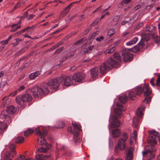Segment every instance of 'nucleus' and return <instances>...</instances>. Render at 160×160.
Segmentation results:
<instances>
[{"instance_id":"obj_29","label":"nucleus","mask_w":160,"mask_h":160,"mask_svg":"<svg viewBox=\"0 0 160 160\" xmlns=\"http://www.w3.org/2000/svg\"><path fill=\"white\" fill-rule=\"evenodd\" d=\"M139 123V119L136 117H134L133 119V123L132 126L134 128H137L138 127V123Z\"/></svg>"},{"instance_id":"obj_63","label":"nucleus","mask_w":160,"mask_h":160,"mask_svg":"<svg viewBox=\"0 0 160 160\" xmlns=\"http://www.w3.org/2000/svg\"><path fill=\"white\" fill-rule=\"evenodd\" d=\"M143 23L142 22H139L137 25L136 27L137 28L141 27L143 25Z\"/></svg>"},{"instance_id":"obj_16","label":"nucleus","mask_w":160,"mask_h":160,"mask_svg":"<svg viewBox=\"0 0 160 160\" xmlns=\"http://www.w3.org/2000/svg\"><path fill=\"white\" fill-rule=\"evenodd\" d=\"M123 60L124 62H130L133 59V55L128 52H125L122 54Z\"/></svg>"},{"instance_id":"obj_43","label":"nucleus","mask_w":160,"mask_h":160,"mask_svg":"<svg viewBox=\"0 0 160 160\" xmlns=\"http://www.w3.org/2000/svg\"><path fill=\"white\" fill-rule=\"evenodd\" d=\"M154 29V27L152 25L150 26H147L145 29L146 31H148L149 32H152L153 30Z\"/></svg>"},{"instance_id":"obj_40","label":"nucleus","mask_w":160,"mask_h":160,"mask_svg":"<svg viewBox=\"0 0 160 160\" xmlns=\"http://www.w3.org/2000/svg\"><path fill=\"white\" fill-rule=\"evenodd\" d=\"M86 40V38H82L80 40L76 42H75L74 43V44L77 45L82 43L84 41H85Z\"/></svg>"},{"instance_id":"obj_22","label":"nucleus","mask_w":160,"mask_h":160,"mask_svg":"<svg viewBox=\"0 0 160 160\" xmlns=\"http://www.w3.org/2000/svg\"><path fill=\"white\" fill-rule=\"evenodd\" d=\"M41 72L37 71L31 73L29 77L31 80H34L41 74Z\"/></svg>"},{"instance_id":"obj_36","label":"nucleus","mask_w":160,"mask_h":160,"mask_svg":"<svg viewBox=\"0 0 160 160\" xmlns=\"http://www.w3.org/2000/svg\"><path fill=\"white\" fill-rule=\"evenodd\" d=\"M142 108V109L145 108V107L144 106H142L141 108H139L137 110L136 114L138 117L141 116L142 115V112L141 110V108Z\"/></svg>"},{"instance_id":"obj_31","label":"nucleus","mask_w":160,"mask_h":160,"mask_svg":"<svg viewBox=\"0 0 160 160\" xmlns=\"http://www.w3.org/2000/svg\"><path fill=\"white\" fill-rule=\"evenodd\" d=\"M128 137L127 133L125 132H123L122 133L121 137L119 139H122L123 140L127 141Z\"/></svg>"},{"instance_id":"obj_33","label":"nucleus","mask_w":160,"mask_h":160,"mask_svg":"<svg viewBox=\"0 0 160 160\" xmlns=\"http://www.w3.org/2000/svg\"><path fill=\"white\" fill-rule=\"evenodd\" d=\"M115 50V46H113L110 49H108L104 51L105 54H110L113 52Z\"/></svg>"},{"instance_id":"obj_42","label":"nucleus","mask_w":160,"mask_h":160,"mask_svg":"<svg viewBox=\"0 0 160 160\" xmlns=\"http://www.w3.org/2000/svg\"><path fill=\"white\" fill-rule=\"evenodd\" d=\"M16 26H17V24H14L12 26L11 28L12 29V30H10L11 32H14L17 31V30L19 29L20 27V26H18L17 27L15 28H14V27Z\"/></svg>"},{"instance_id":"obj_46","label":"nucleus","mask_w":160,"mask_h":160,"mask_svg":"<svg viewBox=\"0 0 160 160\" xmlns=\"http://www.w3.org/2000/svg\"><path fill=\"white\" fill-rule=\"evenodd\" d=\"M63 47H61L59 48L56 50L55 52H54V54L59 53H60L63 50Z\"/></svg>"},{"instance_id":"obj_60","label":"nucleus","mask_w":160,"mask_h":160,"mask_svg":"<svg viewBox=\"0 0 160 160\" xmlns=\"http://www.w3.org/2000/svg\"><path fill=\"white\" fill-rule=\"evenodd\" d=\"M104 39V37L103 36H100V37H97L96 38V40L97 41L100 42L101 40H102Z\"/></svg>"},{"instance_id":"obj_5","label":"nucleus","mask_w":160,"mask_h":160,"mask_svg":"<svg viewBox=\"0 0 160 160\" xmlns=\"http://www.w3.org/2000/svg\"><path fill=\"white\" fill-rule=\"evenodd\" d=\"M156 149L154 145L147 146L145 148V150L143 151L142 154L143 156L146 155L148 160H151L154 158V155L153 153V152L155 151Z\"/></svg>"},{"instance_id":"obj_12","label":"nucleus","mask_w":160,"mask_h":160,"mask_svg":"<svg viewBox=\"0 0 160 160\" xmlns=\"http://www.w3.org/2000/svg\"><path fill=\"white\" fill-rule=\"evenodd\" d=\"M108 66L110 70H111L112 68L117 67L119 64L118 62L116 61L112 58H110L104 62Z\"/></svg>"},{"instance_id":"obj_58","label":"nucleus","mask_w":160,"mask_h":160,"mask_svg":"<svg viewBox=\"0 0 160 160\" xmlns=\"http://www.w3.org/2000/svg\"><path fill=\"white\" fill-rule=\"evenodd\" d=\"M25 86L24 85H22L19 88L18 90V91H22L24 90L25 89Z\"/></svg>"},{"instance_id":"obj_32","label":"nucleus","mask_w":160,"mask_h":160,"mask_svg":"<svg viewBox=\"0 0 160 160\" xmlns=\"http://www.w3.org/2000/svg\"><path fill=\"white\" fill-rule=\"evenodd\" d=\"M7 127V124L3 122H0V130L1 132L2 130H4Z\"/></svg>"},{"instance_id":"obj_47","label":"nucleus","mask_w":160,"mask_h":160,"mask_svg":"<svg viewBox=\"0 0 160 160\" xmlns=\"http://www.w3.org/2000/svg\"><path fill=\"white\" fill-rule=\"evenodd\" d=\"M65 126V123L62 121H59L58 122V128H62Z\"/></svg>"},{"instance_id":"obj_61","label":"nucleus","mask_w":160,"mask_h":160,"mask_svg":"<svg viewBox=\"0 0 160 160\" xmlns=\"http://www.w3.org/2000/svg\"><path fill=\"white\" fill-rule=\"evenodd\" d=\"M93 48V46H89L87 48V49H88L89 51L90 52H91L92 50V49Z\"/></svg>"},{"instance_id":"obj_37","label":"nucleus","mask_w":160,"mask_h":160,"mask_svg":"<svg viewBox=\"0 0 160 160\" xmlns=\"http://www.w3.org/2000/svg\"><path fill=\"white\" fill-rule=\"evenodd\" d=\"M113 56L114 58L119 61H121V59L119 53L118 52H115L113 54Z\"/></svg>"},{"instance_id":"obj_48","label":"nucleus","mask_w":160,"mask_h":160,"mask_svg":"<svg viewBox=\"0 0 160 160\" xmlns=\"http://www.w3.org/2000/svg\"><path fill=\"white\" fill-rule=\"evenodd\" d=\"M119 16L118 15L115 16L113 17L112 20L114 22H116L115 24H118V21L119 19Z\"/></svg>"},{"instance_id":"obj_45","label":"nucleus","mask_w":160,"mask_h":160,"mask_svg":"<svg viewBox=\"0 0 160 160\" xmlns=\"http://www.w3.org/2000/svg\"><path fill=\"white\" fill-rule=\"evenodd\" d=\"M115 32V31L113 29H110L108 32V35L109 36H111L113 35Z\"/></svg>"},{"instance_id":"obj_17","label":"nucleus","mask_w":160,"mask_h":160,"mask_svg":"<svg viewBox=\"0 0 160 160\" xmlns=\"http://www.w3.org/2000/svg\"><path fill=\"white\" fill-rule=\"evenodd\" d=\"M80 1L78 2H75L73 3H71L69 4L66 8L64 9L63 11L62 12L60 15V18H62L63 16L66 15L69 12L70 9L72 6V5L73 3H79L80 2Z\"/></svg>"},{"instance_id":"obj_35","label":"nucleus","mask_w":160,"mask_h":160,"mask_svg":"<svg viewBox=\"0 0 160 160\" xmlns=\"http://www.w3.org/2000/svg\"><path fill=\"white\" fill-rule=\"evenodd\" d=\"M24 141V138L22 137L19 136L16 138L15 142L16 143H21Z\"/></svg>"},{"instance_id":"obj_6","label":"nucleus","mask_w":160,"mask_h":160,"mask_svg":"<svg viewBox=\"0 0 160 160\" xmlns=\"http://www.w3.org/2000/svg\"><path fill=\"white\" fill-rule=\"evenodd\" d=\"M42 128V132L41 131V128H39V127L28 129L25 132L24 136L26 137H28L29 134L32 133L34 131L36 132V133L37 134L39 135L40 136L46 135L47 134V131L45 128Z\"/></svg>"},{"instance_id":"obj_51","label":"nucleus","mask_w":160,"mask_h":160,"mask_svg":"<svg viewBox=\"0 0 160 160\" xmlns=\"http://www.w3.org/2000/svg\"><path fill=\"white\" fill-rule=\"evenodd\" d=\"M156 85L157 86H160V74L158 75V78L156 81Z\"/></svg>"},{"instance_id":"obj_21","label":"nucleus","mask_w":160,"mask_h":160,"mask_svg":"<svg viewBox=\"0 0 160 160\" xmlns=\"http://www.w3.org/2000/svg\"><path fill=\"white\" fill-rule=\"evenodd\" d=\"M137 134L136 130H134L133 131L132 134L130 138V145H132V143L134 142H136V140L137 138Z\"/></svg>"},{"instance_id":"obj_30","label":"nucleus","mask_w":160,"mask_h":160,"mask_svg":"<svg viewBox=\"0 0 160 160\" xmlns=\"http://www.w3.org/2000/svg\"><path fill=\"white\" fill-rule=\"evenodd\" d=\"M128 97L126 95L120 96L119 97V100L122 102L125 103L127 101Z\"/></svg>"},{"instance_id":"obj_25","label":"nucleus","mask_w":160,"mask_h":160,"mask_svg":"<svg viewBox=\"0 0 160 160\" xmlns=\"http://www.w3.org/2000/svg\"><path fill=\"white\" fill-rule=\"evenodd\" d=\"M45 136V135L40 136L41 137L40 141H39V139H38L37 140L38 144H40L41 145H45L46 144L47 141L43 137Z\"/></svg>"},{"instance_id":"obj_18","label":"nucleus","mask_w":160,"mask_h":160,"mask_svg":"<svg viewBox=\"0 0 160 160\" xmlns=\"http://www.w3.org/2000/svg\"><path fill=\"white\" fill-rule=\"evenodd\" d=\"M117 105L119 107L115 109L114 113L117 114V116H120L122 114V112L125 111L126 108L123 107L122 105L119 104L118 103H117Z\"/></svg>"},{"instance_id":"obj_15","label":"nucleus","mask_w":160,"mask_h":160,"mask_svg":"<svg viewBox=\"0 0 160 160\" xmlns=\"http://www.w3.org/2000/svg\"><path fill=\"white\" fill-rule=\"evenodd\" d=\"M127 141L123 140L122 139H119L118 141L117 147L121 151H124L127 147Z\"/></svg>"},{"instance_id":"obj_38","label":"nucleus","mask_w":160,"mask_h":160,"mask_svg":"<svg viewBox=\"0 0 160 160\" xmlns=\"http://www.w3.org/2000/svg\"><path fill=\"white\" fill-rule=\"evenodd\" d=\"M141 48L138 45H136L132 48V51L134 52H137L139 51Z\"/></svg>"},{"instance_id":"obj_57","label":"nucleus","mask_w":160,"mask_h":160,"mask_svg":"<svg viewBox=\"0 0 160 160\" xmlns=\"http://www.w3.org/2000/svg\"><path fill=\"white\" fill-rule=\"evenodd\" d=\"M155 41L156 43H158L160 42V36H156L155 38Z\"/></svg>"},{"instance_id":"obj_54","label":"nucleus","mask_w":160,"mask_h":160,"mask_svg":"<svg viewBox=\"0 0 160 160\" xmlns=\"http://www.w3.org/2000/svg\"><path fill=\"white\" fill-rule=\"evenodd\" d=\"M34 15L33 14H29L27 17V19L30 20L34 18Z\"/></svg>"},{"instance_id":"obj_49","label":"nucleus","mask_w":160,"mask_h":160,"mask_svg":"<svg viewBox=\"0 0 160 160\" xmlns=\"http://www.w3.org/2000/svg\"><path fill=\"white\" fill-rule=\"evenodd\" d=\"M15 40H16V42L13 43V44L14 46L17 45L20 42L22 41V40L20 38H16Z\"/></svg>"},{"instance_id":"obj_9","label":"nucleus","mask_w":160,"mask_h":160,"mask_svg":"<svg viewBox=\"0 0 160 160\" xmlns=\"http://www.w3.org/2000/svg\"><path fill=\"white\" fill-rule=\"evenodd\" d=\"M149 133L150 135L147 139L148 142L151 143L152 145H155L157 141L156 136L159 135V133L154 130H152L149 131Z\"/></svg>"},{"instance_id":"obj_2","label":"nucleus","mask_w":160,"mask_h":160,"mask_svg":"<svg viewBox=\"0 0 160 160\" xmlns=\"http://www.w3.org/2000/svg\"><path fill=\"white\" fill-rule=\"evenodd\" d=\"M31 90L34 97L38 98H42L50 92L47 86H43L42 88L35 86L32 88Z\"/></svg>"},{"instance_id":"obj_10","label":"nucleus","mask_w":160,"mask_h":160,"mask_svg":"<svg viewBox=\"0 0 160 160\" xmlns=\"http://www.w3.org/2000/svg\"><path fill=\"white\" fill-rule=\"evenodd\" d=\"M47 86L48 88L52 90H56L57 89L59 86V83L58 80L55 78L51 79L48 82Z\"/></svg>"},{"instance_id":"obj_62","label":"nucleus","mask_w":160,"mask_h":160,"mask_svg":"<svg viewBox=\"0 0 160 160\" xmlns=\"http://www.w3.org/2000/svg\"><path fill=\"white\" fill-rule=\"evenodd\" d=\"M24 59V58H22L20 59H19L16 63V66H18L19 64H20V62L22 61Z\"/></svg>"},{"instance_id":"obj_34","label":"nucleus","mask_w":160,"mask_h":160,"mask_svg":"<svg viewBox=\"0 0 160 160\" xmlns=\"http://www.w3.org/2000/svg\"><path fill=\"white\" fill-rule=\"evenodd\" d=\"M132 0H123L119 4L118 7H122L124 4H127L131 2Z\"/></svg>"},{"instance_id":"obj_39","label":"nucleus","mask_w":160,"mask_h":160,"mask_svg":"<svg viewBox=\"0 0 160 160\" xmlns=\"http://www.w3.org/2000/svg\"><path fill=\"white\" fill-rule=\"evenodd\" d=\"M45 157L42 154H38L36 156L35 158L37 160H44V158Z\"/></svg>"},{"instance_id":"obj_52","label":"nucleus","mask_w":160,"mask_h":160,"mask_svg":"<svg viewBox=\"0 0 160 160\" xmlns=\"http://www.w3.org/2000/svg\"><path fill=\"white\" fill-rule=\"evenodd\" d=\"M33 26H32L31 27H30L29 28H29V29L28 30H27L26 32H27L28 34H30L33 32Z\"/></svg>"},{"instance_id":"obj_28","label":"nucleus","mask_w":160,"mask_h":160,"mask_svg":"<svg viewBox=\"0 0 160 160\" xmlns=\"http://www.w3.org/2000/svg\"><path fill=\"white\" fill-rule=\"evenodd\" d=\"M135 92L133 91V89L131 91H130L128 92V96L130 99L132 100H134L136 96V94L135 93Z\"/></svg>"},{"instance_id":"obj_64","label":"nucleus","mask_w":160,"mask_h":160,"mask_svg":"<svg viewBox=\"0 0 160 160\" xmlns=\"http://www.w3.org/2000/svg\"><path fill=\"white\" fill-rule=\"evenodd\" d=\"M4 160H11L8 155H6L4 157Z\"/></svg>"},{"instance_id":"obj_13","label":"nucleus","mask_w":160,"mask_h":160,"mask_svg":"<svg viewBox=\"0 0 160 160\" xmlns=\"http://www.w3.org/2000/svg\"><path fill=\"white\" fill-rule=\"evenodd\" d=\"M134 150V147L133 146H131L125 151V152L126 153V160H132Z\"/></svg>"},{"instance_id":"obj_56","label":"nucleus","mask_w":160,"mask_h":160,"mask_svg":"<svg viewBox=\"0 0 160 160\" xmlns=\"http://www.w3.org/2000/svg\"><path fill=\"white\" fill-rule=\"evenodd\" d=\"M25 157L24 156L19 155L18 157L17 160H23Z\"/></svg>"},{"instance_id":"obj_8","label":"nucleus","mask_w":160,"mask_h":160,"mask_svg":"<svg viewBox=\"0 0 160 160\" xmlns=\"http://www.w3.org/2000/svg\"><path fill=\"white\" fill-rule=\"evenodd\" d=\"M17 110V108H15L13 105H10L7 108L6 111L4 110L1 112L0 114V118L2 119L9 118V116L5 113L7 112L10 114H13Z\"/></svg>"},{"instance_id":"obj_4","label":"nucleus","mask_w":160,"mask_h":160,"mask_svg":"<svg viewBox=\"0 0 160 160\" xmlns=\"http://www.w3.org/2000/svg\"><path fill=\"white\" fill-rule=\"evenodd\" d=\"M32 100V97L29 94L22 95L20 98L19 96L16 97V101L17 103L21 106L24 107L25 103L31 102Z\"/></svg>"},{"instance_id":"obj_53","label":"nucleus","mask_w":160,"mask_h":160,"mask_svg":"<svg viewBox=\"0 0 160 160\" xmlns=\"http://www.w3.org/2000/svg\"><path fill=\"white\" fill-rule=\"evenodd\" d=\"M91 29L90 26L88 28L86 29L83 32V35H85L87 34L89 32V30Z\"/></svg>"},{"instance_id":"obj_44","label":"nucleus","mask_w":160,"mask_h":160,"mask_svg":"<svg viewBox=\"0 0 160 160\" xmlns=\"http://www.w3.org/2000/svg\"><path fill=\"white\" fill-rule=\"evenodd\" d=\"M29 28V27H27L26 28L22 29V30L19 31V32H17L16 34H17L18 35H19L21 33L23 32H26L27 30H28L29 28Z\"/></svg>"},{"instance_id":"obj_50","label":"nucleus","mask_w":160,"mask_h":160,"mask_svg":"<svg viewBox=\"0 0 160 160\" xmlns=\"http://www.w3.org/2000/svg\"><path fill=\"white\" fill-rule=\"evenodd\" d=\"M155 81V80L154 78L153 77L151 79L150 81V84L153 87H154L155 85L154 83Z\"/></svg>"},{"instance_id":"obj_23","label":"nucleus","mask_w":160,"mask_h":160,"mask_svg":"<svg viewBox=\"0 0 160 160\" xmlns=\"http://www.w3.org/2000/svg\"><path fill=\"white\" fill-rule=\"evenodd\" d=\"M15 146L14 144H11L10 145V149L11 150L10 152L9 153L10 157H12L16 155V151L15 150Z\"/></svg>"},{"instance_id":"obj_14","label":"nucleus","mask_w":160,"mask_h":160,"mask_svg":"<svg viewBox=\"0 0 160 160\" xmlns=\"http://www.w3.org/2000/svg\"><path fill=\"white\" fill-rule=\"evenodd\" d=\"M105 62L101 63L99 67L100 73L101 75L104 74L106 72L110 70Z\"/></svg>"},{"instance_id":"obj_41","label":"nucleus","mask_w":160,"mask_h":160,"mask_svg":"<svg viewBox=\"0 0 160 160\" xmlns=\"http://www.w3.org/2000/svg\"><path fill=\"white\" fill-rule=\"evenodd\" d=\"M49 148H47V149L44 148H40L38 149V152H46L48 150Z\"/></svg>"},{"instance_id":"obj_59","label":"nucleus","mask_w":160,"mask_h":160,"mask_svg":"<svg viewBox=\"0 0 160 160\" xmlns=\"http://www.w3.org/2000/svg\"><path fill=\"white\" fill-rule=\"evenodd\" d=\"M6 84V82H2L0 84V88H3L4 87L5 84Z\"/></svg>"},{"instance_id":"obj_20","label":"nucleus","mask_w":160,"mask_h":160,"mask_svg":"<svg viewBox=\"0 0 160 160\" xmlns=\"http://www.w3.org/2000/svg\"><path fill=\"white\" fill-rule=\"evenodd\" d=\"M113 121L112 122L111 127L112 128H116L119 127L120 125V122L116 116H112Z\"/></svg>"},{"instance_id":"obj_3","label":"nucleus","mask_w":160,"mask_h":160,"mask_svg":"<svg viewBox=\"0 0 160 160\" xmlns=\"http://www.w3.org/2000/svg\"><path fill=\"white\" fill-rule=\"evenodd\" d=\"M73 127V130H72L71 127H69L68 128V132H71L73 135V138L74 140V142L76 144L79 143L80 142V139L78 137L79 135V132L81 131V126L79 124L72 123Z\"/></svg>"},{"instance_id":"obj_27","label":"nucleus","mask_w":160,"mask_h":160,"mask_svg":"<svg viewBox=\"0 0 160 160\" xmlns=\"http://www.w3.org/2000/svg\"><path fill=\"white\" fill-rule=\"evenodd\" d=\"M25 1L22 2L21 3L19 2H18L16 4V5L12 9V10L10 12V13H12L14 11L17 9L18 8L20 7L21 6H22V5H24L25 3Z\"/></svg>"},{"instance_id":"obj_55","label":"nucleus","mask_w":160,"mask_h":160,"mask_svg":"<svg viewBox=\"0 0 160 160\" xmlns=\"http://www.w3.org/2000/svg\"><path fill=\"white\" fill-rule=\"evenodd\" d=\"M143 42L142 41V40L139 42L137 45L140 47L141 48H142L143 46Z\"/></svg>"},{"instance_id":"obj_11","label":"nucleus","mask_w":160,"mask_h":160,"mask_svg":"<svg viewBox=\"0 0 160 160\" xmlns=\"http://www.w3.org/2000/svg\"><path fill=\"white\" fill-rule=\"evenodd\" d=\"M86 75L82 73L78 72L74 74L72 77L75 82H82L86 78Z\"/></svg>"},{"instance_id":"obj_7","label":"nucleus","mask_w":160,"mask_h":160,"mask_svg":"<svg viewBox=\"0 0 160 160\" xmlns=\"http://www.w3.org/2000/svg\"><path fill=\"white\" fill-rule=\"evenodd\" d=\"M59 82L63 85L69 86L75 84L72 76H62L59 79Z\"/></svg>"},{"instance_id":"obj_24","label":"nucleus","mask_w":160,"mask_h":160,"mask_svg":"<svg viewBox=\"0 0 160 160\" xmlns=\"http://www.w3.org/2000/svg\"><path fill=\"white\" fill-rule=\"evenodd\" d=\"M121 133V131L120 129H115L112 131V135L113 137L118 138L119 136Z\"/></svg>"},{"instance_id":"obj_1","label":"nucleus","mask_w":160,"mask_h":160,"mask_svg":"<svg viewBox=\"0 0 160 160\" xmlns=\"http://www.w3.org/2000/svg\"><path fill=\"white\" fill-rule=\"evenodd\" d=\"M133 91L138 95L144 92V96L146 97L143 101L144 103H148L151 101V97L148 96L151 94L152 91L150 89L148 84H145L142 88L140 86H137L133 89Z\"/></svg>"},{"instance_id":"obj_19","label":"nucleus","mask_w":160,"mask_h":160,"mask_svg":"<svg viewBox=\"0 0 160 160\" xmlns=\"http://www.w3.org/2000/svg\"><path fill=\"white\" fill-rule=\"evenodd\" d=\"M99 68L97 67H95L90 70V75L93 78H96L99 74Z\"/></svg>"},{"instance_id":"obj_26","label":"nucleus","mask_w":160,"mask_h":160,"mask_svg":"<svg viewBox=\"0 0 160 160\" xmlns=\"http://www.w3.org/2000/svg\"><path fill=\"white\" fill-rule=\"evenodd\" d=\"M138 38L137 37L134 38L132 40L126 43L127 46H130L135 44L138 41Z\"/></svg>"}]
</instances>
